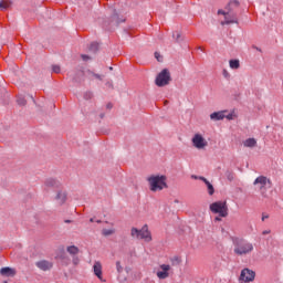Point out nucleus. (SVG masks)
Wrapping results in <instances>:
<instances>
[{
	"label": "nucleus",
	"instance_id": "nucleus-8",
	"mask_svg": "<svg viewBox=\"0 0 283 283\" xmlns=\"http://www.w3.org/2000/svg\"><path fill=\"white\" fill-rule=\"evenodd\" d=\"M241 282H253L255 280V272L253 270H249V268H245L241 271L240 277Z\"/></svg>",
	"mask_w": 283,
	"mask_h": 283
},
{
	"label": "nucleus",
	"instance_id": "nucleus-4",
	"mask_svg": "<svg viewBox=\"0 0 283 283\" xmlns=\"http://www.w3.org/2000/svg\"><path fill=\"white\" fill-rule=\"evenodd\" d=\"M253 185L255 187H258L259 191H261V195L263 196V198H266V188L271 189V187H273V182L271 181V179L264 177V176H260L258 177Z\"/></svg>",
	"mask_w": 283,
	"mask_h": 283
},
{
	"label": "nucleus",
	"instance_id": "nucleus-2",
	"mask_svg": "<svg viewBox=\"0 0 283 283\" xmlns=\"http://www.w3.org/2000/svg\"><path fill=\"white\" fill-rule=\"evenodd\" d=\"M232 243L234 244L235 255H249L253 251V243L244 239L233 238Z\"/></svg>",
	"mask_w": 283,
	"mask_h": 283
},
{
	"label": "nucleus",
	"instance_id": "nucleus-5",
	"mask_svg": "<svg viewBox=\"0 0 283 283\" xmlns=\"http://www.w3.org/2000/svg\"><path fill=\"white\" fill-rule=\"evenodd\" d=\"M130 235L132 238L145 240V242H151V232H149V227L147 224H145L140 230L132 228Z\"/></svg>",
	"mask_w": 283,
	"mask_h": 283
},
{
	"label": "nucleus",
	"instance_id": "nucleus-7",
	"mask_svg": "<svg viewBox=\"0 0 283 283\" xmlns=\"http://www.w3.org/2000/svg\"><path fill=\"white\" fill-rule=\"evenodd\" d=\"M171 81V74L169 70L164 69L156 77V85L158 87H165V85H169Z\"/></svg>",
	"mask_w": 283,
	"mask_h": 283
},
{
	"label": "nucleus",
	"instance_id": "nucleus-30",
	"mask_svg": "<svg viewBox=\"0 0 283 283\" xmlns=\"http://www.w3.org/2000/svg\"><path fill=\"white\" fill-rule=\"evenodd\" d=\"M73 264L75 266L78 264V256H73Z\"/></svg>",
	"mask_w": 283,
	"mask_h": 283
},
{
	"label": "nucleus",
	"instance_id": "nucleus-29",
	"mask_svg": "<svg viewBox=\"0 0 283 283\" xmlns=\"http://www.w3.org/2000/svg\"><path fill=\"white\" fill-rule=\"evenodd\" d=\"M155 59H156L158 62L163 61V56H160V53H158V52H155Z\"/></svg>",
	"mask_w": 283,
	"mask_h": 283
},
{
	"label": "nucleus",
	"instance_id": "nucleus-10",
	"mask_svg": "<svg viewBox=\"0 0 283 283\" xmlns=\"http://www.w3.org/2000/svg\"><path fill=\"white\" fill-rule=\"evenodd\" d=\"M160 269L163 271L157 272V277H159V280H167V277H169V272L171 270V266L168 264H161Z\"/></svg>",
	"mask_w": 283,
	"mask_h": 283
},
{
	"label": "nucleus",
	"instance_id": "nucleus-43",
	"mask_svg": "<svg viewBox=\"0 0 283 283\" xmlns=\"http://www.w3.org/2000/svg\"><path fill=\"white\" fill-rule=\"evenodd\" d=\"M3 283H8V281H4Z\"/></svg>",
	"mask_w": 283,
	"mask_h": 283
},
{
	"label": "nucleus",
	"instance_id": "nucleus-21",
	"mask_svg": "<svg viewBox=\"0 0 283 283\" xmlns=\"http://www.w3.org/2000/svg\"><path fill=\"white\" fill-rule=\"evenodd\" d=\"M205 138H202V135L196 134L195 137L192 138V143H203Z\"/></svg>",
	"mask_w": 283,
	"mask_h": 283
},
{
	"label": "nucleus",
	"instance_id": "nucleus-35",
	"mask_svg": "<svg viewBox=\"0 0 283 283\" xmlns=\"http://www.w3.org/2000/svg\"><path fill=\"white\" fill-rule=\"evenodd\" d=\"M191 178H192L193 180H200V177H198V176H196V175H192Z\"/></svg>",
	"mask_w": 283,
	"mask_h": 283
},
{
	"label": "nucleus",
	"instance_id": "nucleus-22",
	"mask_svg": "<svg viewBox=\"0 0 283 283\" xmlns=\"http://www.w3.org/2000/svg\"><path fill=\"white\" fill-rule=\"evenodd\" d=\"M90 51L91 52H98V43L97 42L91 43Z\"/></svg>",
	"mask_w": 283,
	"mask_h": 283
},
{
	"label": "nucleus",
	"instance_id": "nucleus-26",
	"mask_svg": "<svg viewBox=\"0 0 283 283\" xmlns=\"http://www.w3.org/2000/svg\"><path fill=\"white\" fill-rule=\"evenodd\" d=\"M243 147H249L250 149H253L254 147H256L255 143H244Z\"/></svg>",
	"mask_w": 283,
	"mask_h": 283
},
{
	"label": "nucleus",
	"instance_id": "nucleus-39",
	"mask_svg": "<svg viewBox=\"0 0 283 283\" xmlns=\"http://www.w3.org/2000/svg\"><path fill=\"white\" fill-rule=\"evenodd\" d=\"M66 224H70L72 222V220H65L64 221Z\"/></svg>",
	"mask_w": 283,
	"mask_h": 283
},
{
	"label": "nucleus",
	"instance_id": "nucleus-11",
	"mask_svg": "<svg viewBox=\"0 0 283 283\" xmlns=\"http://www.w3.org/2000/svg\"><path fill=\"white\" fill-rule=\"evenodd\" d=\"M0 274L3 275V277H14V275H17V270L12 268H2Z\"/></svg>",
	"mask_w": 283,
	"mask_h": 283
},
{
	"label": "nucleus",
	"instance_id": "nucleus-6",
	"mask_svg": "<svg viewBox=\"0 0 283 283\" xmlns=\"http://www.w3.org/2000/svg\"><path fill=\"white\" fill-rule=\"evenodd\" d=\"M210 211L212 213H219L220 218H227L229 216V208L227 207V202L216 201L210 205Z\"/></svg>",
	"mask_w": 283,
	"mask_h": 283
},
{
	"label": "nucleus",
	"instance_id": "nucleus-34",
	"mask_svg": "<svg viewBox=\"0 0 283 283\" xmlns=\"http://www.w3.org/2000/svg\"><path fill=\"white\" fill-rule=\"evenodd\" d=\"M214 221H216V222H222V218L216 217V218H214Z\"/></svg>",
	"mask_w": 283,
	"mask_h": 283
},
{
	"label": "nucleus",
	"instance_id": "nucleus-17",
	"mask_svg": "<svg viewBox=\"0 0 283 283\" xmlns=\"http://www.w3.org/2000/svg\"><path fill=\"white\" fill-rule=\"evenodd\" d=\"M224 112H216L210 115L211 120H223Z\"/></svg>",
	"mask_w": 283,
	"mask_h": 283
},
{
	"label": "nucleus",
	"instance_id": "nucleus-13",
	"mask_svg": "<svg viewBox=\"0 0 283 283\" xmlns=\"http://www.w3.org/2000/svg\"><path fill=\"white\" fill-rule=\"evenodd\" d=\"M199 180H202V182H205V185L207 186L209 196H213V193H216V189L213 188V185H211V182H209L207 178L199 177Z\"/></svg>",
	"mask_w": 283,
	"mask_h": 283
},
{
	"label": "nucleus",
	"instance_id": "nucleus-23",
	"mask_svg": "<svg viewBox=\"0 0 283 283\" xmlns=\"http://www.w3.org/2000/svg\"><path fill=\"white\" fill-rule=\"evenodd\" d=\"M193 147H196V149H205L207 143H193Z\"/></svg>",
	"mask_w": 283,
	"mask_h": 283
},
{
	"label": "nucleus",
	"instance_id": "nucleus-16",
	"mask_svg": "<svg viewBox=\"0 0 283 283\" xmlns=\"http://www.w3.org/2000/svg\"><path fill=\"white\" fill-rule=\"evenodd\" d=\"M45 187L59 189V187H61V182L52 178L46 179Z\"/></svg>",
	"mask_w": 283,
	"mask_h": 283
},
{
	"label": "nucleus",
	"instance_id": "nucleus-28",
	"mask_svg": "<svg viewBox=\"0 0 283 283\" xmlns=\"http://www.w3.org/2000/svg\"><path fill=\"white\" fill-rule=\"evenodd\" d=\"M116 269L118 273H123V266L120 265V261L116 262Z\"/></svg>",
	"mask_w": 283,
	"mask_h": 283
},
{
	"label": "nucleus",
	"instance_id": "nucleus-41",
	"mask_svg": "<svg viewBox=\"0 0 283 283\" xmlns=\"http://www.w3.org/2000/svg\"><path fill=\"white\" fill-rule=\"evenodd\" d=\"M176 261L180 262V260H178V258H175Z\"/></svg>",
	"mask_w": 283,
	"mask_h": 283
},
{
	"label": "nucleus",
	"instance_id": "nucleus-36",
	"mask_svg": "<svg viewBox=\"0 0 283 283\" xmlns=\"http://www.w3.org/2000/svg\"><path fill=\"white\" fill-rule=\"evenodd\" d=\"M268 233H271V230H264L263 235H268Z\"/></svg>",
	"mask_w": 283,
	"mask_h": 283
},
{
	"label": "nucleus",
	"instance_id": "nucleus-19",
	"mask_svg": "<svg viewBox=\"0 0 283 283\" xmlns=\"http://www.w3.org/2000/svg\"><path fill=\"white\" fill-rule=\"evenodd\" d=\"M12 6V1L10 0H1L0 1V11L8 10Z\"/></svg>",
	"mask_w": 283,
	"mask_h": 283
},
{
	"label": "nucleus",
	"instance_id": "nucleus-37",
	"mask_svg": "<svg viewBox=\"0 0 283 283\" xmlns=\"http://www.w3.org/2000/svg\"><path fill=\"white\" fill-rule=\"evenodd\" d=\"M227 118H228V120H231V118H233V115L230 114L227 116Z\"/></svg>",
	"mask_w": 283,
	"mask_h": 283
},
{
	"label": "nucleus",
	"instance_id": "nucleus-15",
	"mask_svg": "<svg viewBox=\"0 0 283 283\" xmlns=\"http://www.w3.org/2000/svg\"><path fill=\"white\" fill-rule=\"evenodd\" d=\"M55 200H57L59 205H65V201L67 200V193L63 191H59Z\"/></svg>",
	"mask_w": 283,
	"mask_h": 283
},
{
	"label": "nucleus",
	"instance_id": "nucleus-40",
	"mask_svg": "<svg viewBox=\"0 0 283 283\" xmlns=\"http://www.w3.org/2000/svg\"><path fill=\"white\" fill-rule=\"evenodd\" d=\"M107 109H112V104H107Z\"/></svg>",
	"mask_w": 283,
	"mask_h": 283
},
{
	"label": "nucleus",
	"instance_id": "nucleus-38",
	"mask_svg": "<svg viewBox=\"0 0 283 283\" xmlns=\"http://www.w3.org/2000/svg\"><path fill=\"white\" fill-rule=\"evenodd\" d=\"M266 219H269V216H263V217H262V220H263V221L266 220Z\"/></svg>",
	"mask_w": 283,
	"mask_h": 283
},
{
	"label": "nucleus",
	"instance_id": "nucleus-20",
	"mask_svg": "<svg viewBox=\"0 0 283 283\" xmlns=\"http://www.w3.org/2000/svg\"><path fill=\"white\" fill-rule=\"evenodd\" d=\"M230 67L231 70H239L240 69V60H230Z\"/></svg>",
	"mask_w": 283,
	"mask_h": 283
},
{
	"label": "nucleus",
	"instance_id": "nucleus-32",
	"mask_svg": "<svg viewBox=\"0 0 283 283\" xmlns=\"http://www.w3.org/2000/svg\"><path fill=\"white\" fill-rule=\"evenodd\" d=\"M81 56H82L83 61H90V57L87 55L82 54Z\"/></svg>",
	"mask_w": 283,
	"mask_h": 283
},
{
	"label": "nucleus",
	"instance_id": "nucleus-33",
	"mask_svg": "<svg viewBox=\"0 0 283 283\" xmlns=\"http://www.w3.org/2000/svg\"><path fill=\"white\" fill-rule=\"evenodd\" d=\"M245 143H255V138H249L245 140Z\"/></svg>",
	"mask_w": 283,
	"mask_h": 283
},
{
	"label": "nucleus",
	"instance_id": "nucleus-42",
	"mask_svg": "<svg viewBox=\"0 0 283 283\" xmlns=\"http://www.w3.org/2000/svg\"><path fill=\"white\" fill-rule=\"evenodd\" d=\"M228 178H229V180H231L232 177L230 176V177H228Z\"/></svg>",
	"mask_w": 283,
	"mask_h": 283
},
{
	"label": "nucleus",
	"instance_id": "nucleus-9",
	"mask_svg": "<svg viewBox=\"0 0 283 283\" xmlns=\"http://www.w3.org/2000/svg\"><path fill=\"white\" fill-rule=\"evenodd\" d=\"M35 266H38V269H40L41 271H50L54 266V263L48 260H42L38 261L35 263Z\"/></svg>",
	"mask_w": 283,
	"mask_h": 283
},
{
	"label": "nucleus",
	"instance_id": "nucleus-1",
	"mask_svg": "<svg viewBox=\"0 0 283 283\" xmlns=\"http://www.w3.org/2000/svg\"><path fill=\"white\" fill-rule=\"evenodd\" d=\"M240 8V2L237 0L230 1L228 7L224 10H219L218 14H223L224 21L221 22L222 25H229L231 23H238V15L235 14V10Z\"/></svg>",
	"mask_w": 283,
	"mask_h": 283
},
{
	"label": "nucleus",
	"instance_id": "nucleus-31",
	"mask_svg": "<svg viewBox=\"0 0 283 283\" xmlns=\"http://www.w3.org/2000/svg\"><path fill=\"white\" fill-rule=\"evenodd\" d=\"M174 39H176V41H179V39H180V33H175V34H174Z\"/></svg>",
	"mask_w": 283,
	"mask_h": 283
},
{
	"label": "nucleus",
	"instance_id": "nucleus-3",
	"mask_svg": "<svg viewBox=\"0 0 283 283\" xmlns=\"http://www.w3.org/2000/svg\"><path fill=\"white\" fill-rule=\"evenodd\" d=\"M148 182L150 185V191H163V189H167V177L166 176H151L148 178Z\"/></svg>",
	"mask_w": 283,
	"mask_h": 283
},
{
	"label": "nucleus",
	"instance_id": "nucleus-24",
	"mask_svg": "<svg viewBox=\"0 0 283 283\" xmlns=\"http://www.w3.org/2000/svg\"><path fill=\"white\" fill-rule=\"evenodd\" d=\"M114 233H115L114 230H108V229H104V230L102 231V235H105V237H107V235H114Z\"/></svg>",
	"mask_w": 283,
	"mask_h": 283
},
{
	"label": "nucleus",
	"instance_id": "nucleus-12",
	"mask_svg": "<svg viewBox=\"0 0 283 283\" xmlns=\"http://www.w3.org/2000/svg\"><path fill=\"white\" fill-rule=\"evenodd\" d=\"M93 269L96 277H98V280H103V265H101V262H95Z\"/></svg>",
	"mask_w": 283,
	"mask_h": 283
},
{
	"label": "nucleus",
	"instance_id": "nucleus-27",
	"mask_svg": "<svg viewBox=\"0 0 283 283\" xmlns=\"http://www.w3.org/2000/svg\"><path fill=\"white\" fill-rule=\"evenodd\" d=\"M52 70H53V72H54L55 74H60V73H61V66H59V65H53V66H52Z\"/></svg>",
	"mask_w": 283,
	"mask_h": 283
},
{
	"label": "nucleus",
	"instance_id": "nucleus-25",
	"mask_svg": "<svg viewBox=\"0 0 283 283\" xmlns=\"http://www.w3.org/2000/svg\"><path fill=\"white\" fill-rule=\"evenodd\" d=\"M17 103H18V105H22V106L25 105V103H27L25 97H18Z\"/></svg>",
	"mask_w": 283,
	"mask_h": 283
},
{
	"label": "nucleus",
	"instance_id": "nucleus-18",
	"mask_svg": "<svg viewBox=\"0 0 283 283\" xmlns=\"http://www.w3.org/2000/svg\"><path fill=\"white\" fill-rule=\"evenodd\" d=\"M66 251H67V253H70V255H72L74 258V256L78 255L80 250H78V247H76V245H70L66 248Z\"/></svg>",
	"mask_w": 283,
	"mask_h": 283
},
{
	"label": "nucleus",
	"instance_id": "nucleus-14",
	"mask_svg": "<svg viewBox=\"0 0 283 283\" xmlns=\"http://www.w3.org/2000/svg\"><path fill=\"white\" fill-rule=\"evenodd\" d=\"M56 260H61L62 262H65V264H70V258L65 253V250L62 249L55 256Z\"/></svg>",
	"mask_w": 283,
	"mask_h": 283
}]
</instances>
